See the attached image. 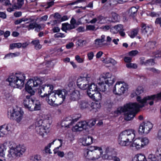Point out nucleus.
<instances>
[{"instance_id": "nucleus-11", "label": "nucleus", "mask_w": 161, "mask_h": 161, "mask_svg": "<svg viewBox=\"0 0 161 161\" xmlns=\"http://www.w3.org/2000/svg\"><path fill=\"white\" fill-rule=\"evenodd\" d=\"M100 80H103V79H104L105 83L107 84L109 86L113 84L115 80V77L109 72L103 73L101 75V78H100Z\"/></svg>"}, {"instance_id": "nucleus-43", "label": "nucleus", "mask_w": 161, "mask_h": 161, "mask_svg": "<svg viewBox=\"0 0 161 161\" xmlns=\"http://www.w3.org/2000/svg\"><path fill=\"white\" fill-rule=\"evenodd\" d=\"M138 33V30L136 29H134L130 32L129 35L131 38H133L137 35Z\"/></svg>"}, {"instance_id": "nucleus-18", "label": "nucleus", "mask_w": 161, "mask_h": 161, "mask_svg": "<svg viewBox=\"0 0 161 161\" xmlns=\"http://www.w3.org/2000/svg\"><path fill=\"white\" fill-rule=\"evenodd\" d=\"M12 126L11 124L9 123L7 125H4L0 127V130L2 133L3 134V136L11 130Z\"/></svg>"}, {"instance_id": "nucleus-58", "label": "nucleus", "mask_w": 161, "mask_h": 161, "mask_svg": "<svg viewBox=\"0 0 161 161\" xmlns=\"http://www.w3.org/2000/svg\"><path fill=\"white\" fill-rule=\"evenodd\" d=\"M86 41L84 40H79L78 41V42L79 44H78L79 46H83L84 45H85L86 43Z\"/></svg>"}, {"instance_id": "nucleus-1", "label": "nucleus", "mask_w": 161, "mask_h": 161, "mask_svg": "<svg viewBox=\"0 0 161 161\" xmlns=\"http://www.w3.org/2000/svg\"><path fill=\"white\" fill-rule=\"evenodd\" d=\"M136 99L137 101L140 103V104L136 103H127L123 107L118 108L117 110L114 112L115 113L119 115L124 112L125 120L127 121L131 120L138 113L139 108L144 107L143 103L146 100V98L142 100L140 96H138Z\"/></svg>"}, {"instance_id": "nucleus-26", "label": "nucleus", "mask_w": 161, "mask_h": 161, "mask_svg": "<svg viewBox=\"0 0 161 161\" xmlns=\"http://www.w3.org/2000/svg\"><path fill=\"white\" fill-rule=\"evenodd\" d=\"M93 140V137L90 136H87L82 142V144L84 146H87L91 144Z\"/></svg>"}, {"instance_id": "nucleus-23", "label": "nucleus", "mask_w": 161, "mask_h": 161, "mask_svg": "<svg viewBox=\"0 0 161 161\" xmlns=\"http://www.w3.org/2000/svg\"><path fill=\"white\" fill-rule=\"evenodd\" d=\"M141 27L142 33L144 35L147 34L152 31L151 27L146 26V25L143 23L141 25Z\"/></svg>"}, {"instance_id": "nucleus-25", "label": "nucleus", "mask_w": 161, "mask_h": 161, "mask_svg": "<svg viewBox=\"0 0 161 161\" xmlns=\"http://www.w3.org/2000/svg\"><path fill=\"white\" fill-rule=\"evenodd\" d=\"M100 81L98 82L97 90L98 91H102L103 92H105L107 90V86L105 83H104L103 81H101L100 79Z\"/></svg>"}, {"instance_id": "nucleus-16", "label": "nucleus", "mask_w": 161, "mask_h": 161, "mask_svg": "<svg viewBox=\"0 0 161 161\" xmlns=\"http://www.w3.org/2000/svg\"><path fill=\"white\" fill-rule=\"evenodd\" d=\"M88 126L87 123L86 121L79 122L74 127L73 130L76 132L81 131L83 130H86Z\"/></svg>"}, {"instance_id": "nucleus-31", "label": "nucleus", "mask_w": 161, "mask_h": 161, "mask_svg": "<svg viewBox=\"0 0 161 161\" xmlns=\"http://www.w3.org/2000/svg\"><path fill=\"white\" fill-rule=\"evenodd\" d=\"M86 150H88L89 151L91 152L95 151L97 152V154H99V153L101 154L102 153L101 152V148L95 146H91L90 147H89L88 149H87Z\"/></svg>"}, {"instance_id": "nucleus-55", "label": "nucleus", "mask_w": 161, "mask_h": 161, "mask_svg": "<svg viewBox=\"0 0 161 161\" xmlns=\"http://www.w3.org/2000/svg\"><path fill=\"white\" fill-rule=\"evenodd\" d=\"M89 86L88 85V83H85V84H83L79 88L82 90L86 89Z\"/></svg>"}, {"instance_id": "nucleus-7", "label": "nucleus", "mask_w": 161, "mask_h": 161, "mask_svg": "<svg viewBox=\"0 0 161 161\" xmlns=\"http://www.w3.org/2000/svg\"><path fill=\"white\" fill-rule=\"evenodd\" d=\"M53 86L51 85H45L40 86L38 89V94L42 98L47 97L48 94L53 89Z\"/></svg>"}, {"instance_id": "nucleus-41", "label": "nucleus", "mask_w": 161, "mask_h": 161, "mask_svg": "<svg viewBox=\"0 0 161 161\" xmlns=\"http://www.w3.org/2000/svg\"><path fill=\"white\" fill-rule=\"evenodd\" d=\"M157 159L158 158H157L154 155L151 154L149 155L147 161H157Z\"/></svg>"}, {"instance_id": "nucleus-14", "label": "nucleus", "mask_w": 161, "mask_h": 161, "mask_svg": "<svg viewBox=\"0 0 161 161\" xmlns=\"http://www.w3.org/2000/svg\"><path fill=\"white\" fill-rule=\"evenodd\" d=\"M135 137V134H132L128 136L127 139L122 138L119 137L118 142L119 144L121 146H125L129 145V143L131 142Z\"/></svg>"}, {"instance_id": "nucleus-61", "label": "nucleus", "mask_w": 161, "mask_h": 161, "mask_svg": "<svg viewBox=\"0 0 161 161\" xmlns=\"http://www.w3.org/2000/svg\"><path fill=\"white\" fill-rule=\"evenodd\" d=\"M155 58H161V51H157L154 54Z\"/></svg>"}, {"instance_id": "nucleus-3", "label": "nucleus", "mask_w": 161, "mask_h": 161, "mask_svg": "<svg viewBox=\"0 0 161 161\" xmlns=\"http://www.w3.org/2000/svg\"><path fill=\"white\" fill-rule=\"evenodd\" d=\"M67 94V92L65 89L51 92L47 95L46 100L51 105L58 103L62 104L64 101Z\"/></svg>"}, {"instance_id": "nucleus-27", "label": "nucleus", "mask_w": 161, "mask_h": 161, "mask_svg": "<svg viewBox=\"0 0 161 161\" xmlns=\"http://www.w3.org/2000/svg\"><path fill=\"white\" fill-rule=\"evenodd\" d=\"M78 103L79 108L81 109L87 108L90 106L87 101L85 100H80L79 102Z\"/></svg>"}, {"instance_id": "nucleus-19", "label": "nucleus", "mask_w": 161, "mask_h": 161, "mask_svg": "<svg viewBox=\"0 0 161 161\" xmlns=\"http://www.w3.org/2000/svg\"><path fill=\"white\" fill-rule=\"evenodd\" d=\"M132 134H135L134 130L132 129L126 130L122 132L119 135V137L127 139L128 136Z\"/></svg>"}, {"instance_id": "nucleus-50", "label": "nucleus", "mask_w": 161, "mask_h": 161, "mask_svg": "<svg viewBox=\"0 0 161 161\" xmlns=\"http://www.w3.org/2000/svg\"><path fill=\"white\" fill-rule=\"evenodd\" d=\"M100 104L97 105V103H94L92 106V108L93 109H94V111H95V112L96 111H97V108H100Z\"/></svg>"}, {"instance_id": "nucleus-36", "label": "nucleus", "mask_w": 161, "mask_h": 161, "mask_svg": "<svg viewBox=\"0 0 161 161\" xmlns=\"http://www.w3.org/2000/svg\"><path fill=\"white\" fill-rule=\"evenodd\" d=\"M152 96V95L151 96ZM148 96H147V97H145L144 98H143L142 99L141 98L142 100H143V99H145V98H146V100L145 101V102L143 103L144 106L145 104V103H149L150 105H152L153 104V100H154L155 98H157V100H158L159 99H158L157 97H155V98L154 99H148Z\"/></svg>"}, {"instance_id": "nucleus-5", "label": "nucleus", "mask_w": 161, "mask_h": 161, "mask_svg": "<svg viewBox=\"0 0 161 161\" xmlns=\"http://www.w3.org/2000/svg\"><path fill=\"white\" fill-rule=\"evenodd\" d=\"M50 125L49 119H40L35 123V129L38 134L43 136L44 134H47L49 132Z\"/></svg>"}, {"instance_id": "nucleus-48", "label": "nucleus", "mask_w": 161, "mask_h": 161, "mask_svg": "<svg viewBox=\"0 0 161 161\" xmlns=\"http://www.w3.org/2000/svg\"><path fill=\"white\" fill-rule=\"evenodd\" d=\"M156 137L157 140L161 141V129L158 130L156 136Z\"/></svg>"}, {"instance_id": "nucleus-40", "label": "nucleus", "mask_w": 161, "mask_h": 161, "mask_svg": "<svg viewBox=\"0 0 161 161\" xmlns=\"http://www.w3.org/2000/svg\"><path fill=\"white\" fill-rule=\"evenodd\" d=\"M86 31H95L98 29V28L96 29V27L95 26V25H86Z\"/></svg>"}, {"instance_id": "nucleus-59", "label": "nucleus", "mask_w": 161, "mask_h": 161, "mask_svg": "<svg viewBox=\"0 0 161 161\" xmlns=\"http://www.w3.org/2000/svg\"><path fill=\"white\" fill-rule=\"evenodd\" d=\"M53 33H58L60 31V29L58 27H54L52 30Z\"/></svg>"}, {"instance_id": "nucleus-47", "label": "nucleus", "mask_w": 161, "mask_h": 161, "mask_svg": "<svg viewBox=\"0 0 161 161\" xmlns=\"http://www.w3.org/2000/svg\"><path fill=\"white\" fill-rule=\"evenodd\" d=\"M156 155L158 157L157 161H161V149L159 152L158 150L156 152Z\"/></svg>"}, {"instance_id": "nucleus-34", "label": "nucleus", "mask_w": 161, "mask_h": 161, "mask_svg": "<svg viewBox=\"0 0 161 161\" xmlns=\"http://www.w3.org/2000/svg\"><path fill=\"white\" fill-rule=\"evenodd\" d=\"M79 93L76 92L75 91L72 92L69 96V99L72 101H74L77 99L79 98Z\"/></svg>"}, {"instance_id": "nucleus-28", "label": "nucleus", "mask_w": 161, "mask_h": 161, "mask_svg": "<svg viewBox=\"0 0 161 161\" xmlns=\"http://www.w3.org/2000/svg\"><path fill=\"white\" fill-rule=\"evenodd\" d=\"M58 141H59L60 142V145L59 147H57L54 150V153H57L58 155L60 157H63L64 156V153L63 152L60 151H57V150L59 149L60 147L62 146V139H58Z\"/></svg>"}, {"instance_id": "nucleus-42", "label": "nucleus", "mask_w": 161, "mask_h": 161, "mask_svg": "<svg viewBox=\"0 0 161 161\" xmlns=\"http://www.w3.org/2000/svg\"><path fill=\"white\" fill-rule=\"evenodd\" d=\"M156 42L155 41H150L148 42L147 44V45L150 49H152L154 48L155 47Z\"/></svg>"}, {"instance_id": "nucleus-22", "label": "nucleus", "mask_w": 161, "mask_h": 161, "mask_svg": "<svg viewBox=\"0 0 161 161\" xmlns=\"http://www.w3.org/2000/svg\"><path fill=\"white\" fill-rule=\"evenodd\" d=\"M88 87V89L87 91V94L88 95H91V93H93L97 91H98L97 86L94 83L91 84L90 85H89Z\"/></svg>"}, {"instance_id": "nucleus-49", "label": "nucleus", "mask_w": 161, "mask_h": 161, "mask_svg": "<svg viewBox=\"0 0 161 161\" xmlns=\"http://www.w3.org/2000/svg\"><path fill=\"white\" fill-rule=\"evenodd\" d=\"M123 25L121 24L118 25L114 26V28L118 31L121 30L123 29Z\"/></svg>"}, {"instance_id": "nucleus-52", "label": "nucleus", "mask_w": 161, "mask_h": 161, "mask_svg": "<svg viewBox=\"0 0 161 161\" xmlns=\"http://www.w3.org/2000/svg\"><path fill=\"white\" fill-rule=\"evenodd\" d=\"M61 29L62 31L67 32L66 31L68 30L67 23L62 24V27L61 28Z\"/></svg>"}, {"instance_id": "nucleus-38", "label": "nucleus", "mask_w": 161, "mask_h": 161, "mask_svg": "<svg viewBox=\"0 0 161 161\" xmlns=\"http://www.w3.org/2000/svg\"><path fill=\"white\" fill-rule=\"evenodd\" d=\"M22 44L21 43H14L10 45V48L12 49L15 48H20L21 47Z\"/></svg>"}, {"instance_id": "nucleus-63", "label": "nucleus", "mask_w": 161, "mask_h": 161, "mask_svg": "<svg viewBox=\"0 0 161 161\" xmlns=\"http://www.w3.org/2000/svg\"><path fill=\"white\" fill-rule=\"evenodd\" d=\"M68 30H70L75 28V26L71 24L67 23Z\"/></svg>"}, {"instance_id": "nucleus-53", "label": "nucleus", "mask_w": 161, "mask_h": 161, "mask_svg": "<svg viewBox=\"0 0 161 161\" xmlns=\"http://www.w3.org/2000/svg\"><path fill=\"white\" fill-rule=\"evenodd\" d=\"M73 157V153L71 152H69L67 156H66V158L68 159H71Z\"/></svg>"}, {"instance_id": "nucleus-46", "label": "nucleus", "mask_w": 161, "mask_h": 161, "mask_svg": "<svg viewBox=\"0 0 161 161\" xmlns=\"http://www.w3.org/2000/svg\"><path fill=\"white\" fill-rule=\"evenodd\" d=\"M19 53H8L7 54H6L5 56V58H6L8 57H9L11 56L12 57H16L18 56L19 55Z\"/></svg>"}, {"instance_id": "nucleus-54", "label": "nucleus", "mask_w": 161, "mask_h": 161, "mask_svg": "<svg viewBox=\"0 0 161 161\" xmlns=\"http://www.w3.org/2000/svg\"><path fill=\"white\" fill-rule=\"evenodd\" d=\"M70 23L72 25L75 26V25H79V24L78 23H76V20L73 17H72L70 21Z\"/></svg>"}, {"instance_id": "nucleus-4", "label": "nucleus", "mask_w": 161, "mask_h": 161, "mask_svg": "<svg viewBox=\"0 0 161 161\" xmlns=\"http://www.w3.org/2000/svg\"><path fill=\"white\" fill-rule=\"evenodd\" d=\"M25 79L24 74L15 73L10 75L8 80L11 86L21 88L24 85Z\"/></svg>"}, {"instance_id": "nucleus-12", "label": "nucleus", "mask_w": 161, "mask_h": 161, "mask_svg": "<svg viewBox=\"0 0 161 161\" xmlns=\"http://www.w3.org/2000/svg\"><path fill=\"white\" fill-rule=\"evenodd\" d=\"M84 155L87 159L92 160H95L100 157L97 152L89 151L88 150L84 151Z\"/></svg>"}, {"instance_id": "nucleus-56", "label": "nucleus", "mask_w": 161, "mask_h": 161, "mask_svg": "<svg viewBox=\"0 0 161 161\" xmlns=\"http://www.w3.org/2000/svg\"><path fill=\"white\" fill-rule=\"evenodd\" d=\"M138 52L137 50H132L129 52V55L130 56H134L138 53Z\"/></svg>"}, {"instance_id": "nucleus-13", "label": "nucleus", "mask_w": 161, "mask_h": 161, "mask_svg": "<svg viewBox=\"0 0 161 161\" xmlns=\"http://www.w3.org/2000/svg\"><path fill=\"white\" fill-rule=\"evenodd\" d=\"M30 22V24L27 25H25L23 27H25L27 28L28 30L29 31L31 30H33L36 28L35 30L37 32L39 31L40 30L42 29V26L39 24L37 23L36 21H35V19H31Z\"/></svg>"}, {"instance_id": "nucleus-29", "label": "nucleus", "mask_w": 161, "mask_h": 161, "mask_svg": "<svg viewBox=\"0 0 161 161\" xmlns=\"http://www.w3.org/2000/svg\"><path fill=\"white\" fill-rule=\"evenodd\" d=\"M147 161L145 157L142 154H139L135 156L132 159V161Z\"/></svg>"}, {"instance_id": "nucleus-9", "label": "nucleus", "mask_w": 161, "mask_h": 161, "mask_svg": "<svg viewBox=\"0 0 161 161\" xmlns=\"http://www.w3.org/2000/svg\"><path fill=\"white\" fill-rule=\"evenodd\" d=\"M153 127V124L150 122H143L141 123L139 128V132L142 134H147Z\"/></svg>"}, {"instance_id": "nucleus-21", "label": "nucleus", "mask_w": 161, "mask_h": 161, "mask_svg": "<svg viewBox=\"0 0 161 161\" xmlns=\"http://www.w3.org/2000/svg\"><path fill=\"white\" fill-rule=\"evenodd\" d=\"M91 98L93 99L96 101L97 102L100 100L102 98V95L99 91H97L91 95H88Z\"/></svg>"}, {"instance_id": "nucleus-57", "label": "nucleus", "mask_w": 161, "mask_h": 161, "mask_svg": "<svg viewBox=\"0 0 161 161\" xmlns=\"http://www.w3.org/2000/svg\"><path fill=\"white\" fill-rule=\"evenodd\" d=\"M75 60L79 63H82L83 62V60L78 55H77L75 56Z\"/></svg>"}, {"instance_id": "nucleus-17", "label": "nucleus", "mask_w": 161, "mask_h": 161, "mask_svg": "<svg viewBox=\"0 0 161 161\" xmlns=\"http://www.w3.org/2000/svg\"><path fill=\"white\" fill-rule=\"evenodd\" d=\"M13 112L12 113H10L8 115V118L12 120H15L17 122L19 123L20 121L22 119L23 114V112L21 111V110L19 111H16V113H14L15 116H13Z\"/></svg>"}, {"instance_id": "nucleus-15", "label": "nucleus", "mask_w": 161, "mask_h": 161, "mask_svg": "<svg viewBox=\"0 0 161 161\" xmlns=\"http://www.w3.org/2000/svg\"><path fill=\"white\" fill-rule=\"evenodd\" d=\"M78 119V118L73 119L71 117H68L62 121L61 124V127L69 128L70 125H72L74 122H76Z\"/></svg>"}, {"instance_id": "nucleus-62", "label": "nucleus", "mask_w": 161, "mask_h": 161, "mask_svg": "<svg viewBox=\"0 0 161 161\" xmlns=\"http://www.w3.org/2000/svg\"><path fill=\"white\" fill-rule=\"evenodd\" d=\"M1 1L5 6L11 5V4L8 0H1Z\"/></svg>"}, {"instance_id": "nucleus-8", "label": "nucleus", "mask_w": 161, "mask_h": 161, "mask_svg": "<svg viewBox=\"0 0 161 161\" xmlns=\"http://www.w3.org/2000/svg\"><path fill=\"white\" fill-rule=\"evenodd\" d=\"M128 88V86L127 84H123L118 82L116 83L113 88V92L115 94L120 95L127 91Z\"/></svg>"}, {"instance_id": "nucleus-2", "label": "nucleus", "mask_w": 161, "mask_h": 161, "mask_svg": "<svg viewBox=\"0 0 161 161\" xmlns=\"http://www.w3.org/2000/svg\"><path fill=\"white\" fill-rule=\"evenodd\" d=\"M42 83L41 79L36 77L33 79L29 80L25 85V89L30 95L26 96V98L24 99L23 103L25 107L30 110L34 105L32 104L34 100L31 98V97L34 95L35 92L32 89V87L37 86Z\"/></svg>"}, {"instance_id": "nucleus-60", "label": "nucleus", "mask_w": 161, "mask_h": 161, "mask_svg": "<svg viewBox=\"0 0 161 161\" xmlns=\"http://www.w3.org/2000/svg\"><path fill=\"white\" fill-rule=\"evenodd\" d=\"M88 58L89 60H92L94 56V54L93 52H91L87 54Z\"/></svg>"}, {"instance_id": "nucleus-45", "label": "nucleus", "mask_w": 161, "mask_h": 161, "mask_svg": "<svg viewBox=\"0 0 161 161\" xmlns=\"http://www.w3.org/2000/svg\"><path fill=\"white\" fill-rule=\"evenodd\" d=\"M65 37L64 34L61 33H57L54 35V37L55 38H63Z\"/></svg>"}, {"instance_id": "nucleus-37", "label": "nucleus", "mask_w": 161, "mask_h": 161, "mask_svg": "<svg viewBox=\"0 0 161 161\" xmlns=\"http://www.w3.org/2000/svg\"><path fill=\"white\" fill-rule=\"evenodd\" d=\"M155 61L153 59H149L145 61V65L146 66H153L155 64Z\"/></svg>"}, {"instance_id": "nucleus-10", "label": "nucleus", "mask_w": 161, "mask_h": 161, "mask_svg": "<svg viewBox=\"0 0 161 161\" xmlns=\"http://www.w3.org/2000/svg\"><path fill=\"white\" fill-rule=\"evenodd\" d=\"M148 143L149 140L147 138H138L134 141L132 146L136 147L137 149H140L147 145Z\"/></svg>"}, {"instance_id": "nucleus-44", "label": "nucleus", "mask_w": 161, "mask_h": 161, "mask_svg": "<svg viewBox=\"0 0 161 161\" xmlns=\"http://www.w3.org/2000/svg\"><path fill=\"white\" fill-rule=\"evenodd\" d=\"M126 67L128 68H133L136 69L137 68V66L136 64L129 63L126 64Z\"/></svg>"}, {"instance_id": "nucleus-30", "label": "nucleus", "mask_w": 161, "mask_h": 161, "mask_svg": "<svg viewBox=\"0 0 161 161\" xmlns=\"http://www.w3.org/2000/svg\"><path fill=\"white\" fill-rule=\"evenodd\" d=\"M32 104L34 105L33 107H31L30 111H33V109L35 110H38L40 109L41 105L38 101L34 100Z\"/></svg>"}, {"instance_id": "nucleus-24", "label": "nucleus", "mask_w": 161, "mask_h": 161, "mask_svg": "<svg viewBox=\"0 0 161 161\" xmlns=\"http://www.w3.org/2000/svg\"><path fill=\"white\" fill-rule=\"evenodd\" d=\"M144 89L142 86H138L135 90L133 91L131 94V96L134 97L135 96H137L142 94L143 93Z\"/></svg>"}, {"instance_id": "nucleus-32", "label": "nucleus", "mask_w": 161, "mask_h": 161, "mask_svg": "<svg viewBox=\"0 0 161 161\" xmlns=\"http://www.w3.org/2000/svg\"><path fill=\"white\" fill-rule=\"evenodd\" d=\"M138 9L135 7H132L129 10L130 16L132 17H134L136 15Z\"/></svg>"}, {"instance_id": "nucleus-39", "label": "nucleus", "mask_w": 161, "mask_h": 161, "mask_svg": "<svg viewBox=\"0 0 161 161\" xmlns=\"http://www.w3.org/2000/svg\"><path fill=\"white\" fill-rule=\"evenodd\" d=\"M30 161H42L40 155H36L31 157Z\"/></svg>"}, {"instance_id": "nucleus-35", "label": "nucleus", "mask_w": 161, "mask_h": 161, "mask_svg": "<svg viewBox=\"0 0 161 161\" xmlns=\"http://www.w3.org/2000/svg\"><path fill=\"white\" fill-rule=\"evenodd\" d=\"M31 43L34 45L36 49H39L42 48V46L39 44V40L33 41Z\"/></svg>"}, {"instance_id": "nucleus-51", "label": "nucleus", "mask_w": 161, "mask_h": 161, "mask_svg": "<svg viewBox=\"0 0 161 161\" xmlns=\"http://www.w3.org/2000/svg\"><path fill=\"white\" fill-rule=\"evenodd\" d=\"M110 27L111 26L109 25H103L100 27V29L106 31L110 29Z\"/></svg>"}, {"instance_id": "nucleus-33", "label": "nucleus", "mask_w": 161, "mask_h": 161, "mask_svg": "<svg viewBox=\"0 0 161 161\" xmlns=\"http://www.w3.org/2000/svg\"><path fill=\"white\" fill-rule=\"evenodd\" d=\"M112 16L111 22H117L119 21L120 19V16L116 13L115 12H112Z\"/></svg>"}, {"instance_id": "nucleus-6", "label": "nucleus", "mask_w": 161, "mask_h": 161, "mask_svg": "<svg viewBox=\"0 0 161 161\" xmlns=\"http://www.w3.org/2000/svg\"><path fill=\"white\" fill-rule=\"evenodd\" d=\"M9 150L8 151L9 154H8V156L9 158L12 157L15 158L21 156L26 150L25 147L24 146L20 147L19 146H13L12 145H10Z\"/></svg>"}, {"instance_id": "nucleus-20", "label": "nucleus", "mask_w": 161, "mask_h": 161, "mask_svg": "<svg viewBox=\"0 0 161 161\" xmlns=\"http://www.w3.org/2000/svg\"><path fill=\"white\" fill-rule=\"evenodd\" d=\"M90 78V77L88 76V75H86L85 77H80L78 78L77 81V86L80 87L85 83H88V79Z\"/></svg>"}, {"instance_id": "nucleus-64", "label": "nucleus", "mask_w": 161, "mask_h": 161, "mask_svg": "<svg viewBox=\"0 0 161 161\" xmlns=\"http://www.w3.org/2000/svg\"><path fill=\"white\" fill-rule=\"evenodd\" d=\"M22 13L20 11H16L14 13V15L16 17H18L21 16Z\"/></svg>"}]
</instances>
